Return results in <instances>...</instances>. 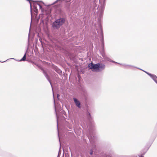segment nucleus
Returning <instances> with one entry per match:
<instances>
[{
    "label": "nucleus",
    "mask_w": 157,
    "mask_h": 157,
    "mask_svg": "<svg viewBox=\"0 0 157 157\" xmlns=\"http://www.w3.org/2000/svg\"><path fill=\"white\" fill-rule=\"evenodd\" d=\"M88 67L89 69H91L93 72H97L104 70L105 68V65L101 63L95 64L91 62L88 64Z\"/></svg>",
    "instance_id": "1"
},
{
    "label": "nucleus",
    "mask_w": 157,
    "mask_h": 157,
    "mask_svg": "<svg viewBox=\"0 0 157 157\" xmlns=\"http://www.w3.org/2000/svg\"><path fill=\"white\" fill-rule=\"evenodd\" d=\"M105 0H100L99 5L98 9V16L99 17L101 18L103 15L104 9L105 5Z\"/></svg>",
    "instance_id": "2"
},
{
    "label": "nucleus",
    "mask_w": 157,
    "mask_h": 157,
    "mask_svg": "<svg viewBox=\"0 0 157 157\" xmlns=\"http://www.w3.org/2000/svg\"><path fill=\"white\" fill-rule=\"evenodd\" d=\"M65 20L63 18H60L56 20L52 23V27L55 29H57L65 22Z\"/></svg>",
    "instance_id": "3"
},
{
    "label": "nucleus",
    "mask_w": 157,
    "mask_h": 157,
    "mask_svg": "<svg viewBox=\"0 0 157 157\" xmlns=\"http://www.w3.org/2000/svg\"><path fill=\"white\" fill-rule=\"evenodd\" d=\"M88 137L90 143L92 144H93L96 139V137L95 136V135L93 134H91L90 132Z\"/></svg>",
    "instance_id": "4"
},
{
    "label": "nucleus",
    "mask_w": 157,
    "mask_h": 157,
    "mask_svg": "<svg viewBox=\"0 0 157 157\" xmlns=\"http://www.w3.org/2000/svg\"><path fill=\"white\" fill-rule=\"evenodd\" d=\"M73 100L76 106L79 108H81V105L80 101L76 98H73Z\"/></svg>",
    "instance_id": "5"
},
{
    "label": "nucleus",
    "mask_w": 157,
    "mask_h": 157,
    "mask_svg": "<svg viewBox=\"0 0 157 157\" xmlns=\"http://www.w3.org/2000/svg\"><path fill=\"white\" fill-rule=\"evenodd\" d=\"M119 64H120L121 65H122L124 67L127 68V69H131L132 68V67H135L137 68V67H135L134 66L130 65H128V64H120L119 63Z\"/></svg>",
    "instance_id": "6"
},
{
    "label": "nucleus",
    "mask_w": 157,
    "mask_h": 157,
    "mask_svg": "<svg viewBox=\"0 0 157 157\" xmlns=\"http://www.w3.org/2000/svg\"><path fill=\"white\" fill-rule=\"evenodd\" d=\"M37 2H38V1H36L33 2V9L37 8V5L39 6L40 9H41L42 8V6H41V5H40L39 3H37Z\"/></svg>",
    "instance_id": "7"
},
{
    "label": "nucleus",
    "mask_w": 157,
    "mask_h": 157,
    "mask_svg": "<svg viewBox=\"0 0 157 157\" xmlns=\"http://www.w3.org/2000/svg\"><path fill=\"white\" fill-rule=\"evenodd\" d=\"M43 72L44 75V76H45V77H46V78L47 79V80L49 81L51 86H52V84L51 83V82L49 79V76L44 71H43Z\"/></svg>",
    "instance_id": "8"
},
{
    "label": "nucleus",
    "mask_w": 157,
    "mask_h": 157,
    "mask_svg": "<svg viewBox=\"0 0 157 157\" xmlns=\"http://www.w3.org/2000/svg\"><path fill=\"white\" fill-rule=\"evenodd\" d=\"M149 75V76H150L151 78L155 81V82H156V81L157 80L156 79L157 78V76L154 75H152L151 74Z\"/></svg>",
    "instance_id": "9"
},
{
    "label": "nucleus",
    "mask_w": 157,
    "mask_h": 157,
    "mask_svg": "<svg viewBox=\"0 0 157 157\" xmlns=\"http://www.w3.org/2000/svg\"><path fill=\"white\" fill-rule=\"evenodd\" d=\"M26 52H25V53L24 54L23 58L21 59L20 60H19V61H25L26 60Z\"/></svg>",
    "instance_id": "10"
},
{
    "label": "nucleus",
    "mask_w": 157,
    "mask_h": 157,
    "mask_svg": "<svg viewBox=\"0 0 157 157\" xmlns=\"http://www.w3.org/2000/svg\"><path fill=\"white\" fill-rule=\"evenodd\" d=\"M137 69H140V70H141V71H144V72H145V73H146V74H147L149 76V74H151L150 73H148V72H147V71H144V70H142V69H141L139 68H138V67H137Z\"/></svg>",
    "instance_id": "11"
},
{
    "label": "nucleus",
    "mask_w": 157,
    "mask_h": 157,
    "mask_svg": "<svg viewBox=\"0 0 157 157\" xmlns=\"http://www.w3.org/2000/svg\"><path fill=\"white\" fill-rule=\"evenodd\" d=\"M108 61H110V62H112L113 63H117L119 64L118 63H117L116 62H115V61H113L111 60V59H108Z\"/></svg>",
    "instance_id": "12"
},
{
    "label": "nucleus",
    "mask_w": 157,
    "mask_h": 157,
    "mask_svg": "<svg viewBox=\"0 0 157 157\" xmlns=\"http://www.w3.org/2000/svg\"><path fill=\"white\" fill-rule=\"evenodd\" d=\"M27 0L28 1H29V3H30V9H31V12L32 5H31V2H30V0ZM31 14H32V13H31Z\"/></svg>",
    "instance_id": "13"
},
{
    "label": "nucleus",
    "mask_w": 157,
    "mask_h": 157,
    "mask_svg": "<svg viewBox=\"0 0 157 157\" xmlns=\"http://www.w3.org/2000/svg\"><path fill=\"white\" fill-rule=\"evenodd\" d=\"M101 34L102 36V39H103V33L102 31V30L101 29Z\"/></svg>",
    "instance_id": "14"
},
{
    "label": "nucleus",
    "mask_w": 157,
    "mask_h": 157,
    "mask_svg": "<svg viewBox=\"0 0 157 157\" xmlns=\"http://www.w3.org/2000/svg\"><path fill=\"white\" fill-rule=\"evenodd\" d=\"M34 11L36 13H37V11H38V10L37 9V8L36 9H34Z\"/></svg>",
    "instance_id": "15"
},
{
    "label": "nucleus",
    "mask_w": 157,
    "mask_h": 157,
    "mask_svg": "<svg viewBox=\"0 0 157 157\" xmlns=\"http://www.w3.org/2000/svg\"><path fill=\"white\" fill-rule=\"evenodd\" d=\"M90 155H92L93 154V151L92 150L90 151Z\"/></svg>",
    "instance_id": "16"
},
{
    "label": "nucleus",
    "mask_w": 157,
    "mask_h": 157,
    "mask_svg": "<svg viewBox=\"0 0 157 157\" xmlns=\"http://www.w3.org/2000/svg\"><path fill=\"white\" fill-rule=\"evenodd\" d=\"M88 114L89 116H88V117L89 119L90 117H91V115H90V113H88Z\"/></svg>",
    "instance_id": "17"
},
{
    "label": "nucleus",
    "mask_w": 157,
    "mask_h": 157,
    "mask_svg": "<svg viewBox=\"0 0 157 157\" xmlns=\"http://www.w3.org/2000/svg\"><path fill=\"white\" fill-rule=\"evenodd\" d=\"M55 110H56V117H57V122H58V116H57V114L56 111V109H55ZM57 123H58V122H57Z\"/></svg>",
    "instance_id": "18"
},
{
    "label": "nucleus",
    "mask_w": 157,
    "mask_h": 157,
    "mask_svg": "<svg viewBox=\"0 0 157 157\" xmlns=\"http://www.w3.org/2000/svg\"><path fill=\"white\" fill-rule=\"evenodd\" d=\"M29 39H28V43L29 44Z\"/></svg>",
    "instance_id": "19"
},
{
    "label": "nucleus",
    "mask_w": 157,
    "mask_h": 157,
    "mask_svg": "<svg viewBox=\"0 0 157 157\" xmlns=\"http://www.w3.org/2000/svg\"><path fill=\"white\" fill-rule=\"evenodd\" d=\"M57 98H58L59 97V94H57Z\"/></svg>",
    "instance_id": "20"
},
{
    "label": "nucleus",
    "mask_w": 157,
    "mask_h": 157,
    "mask_svg": "<svg viewBox=\"0 0 157 157\" xmlns=\"http://www.w3.org/2000/svg\"><path fill=\"white\" fill-rule=\"evenodd\" d=\"M6 62V61H4L2 62V63H4V62Z\"/></svg>",
    "instance_id": "21"
},
{
    "label": "nucleus",
    "mask_w": 157,
    "mask_h": 157,
    "mask_svg": "<svg viewBox=\"0 0 157 157\" xmlns=\"http://www.w3.org/2000/svg\"><path fill=\"white\" fill-rule=\"evenodd\" d=\"M11 59H14V58H11Z\"/></svg>",
    "instance_id": "22"
},
{
    "label": "nucleus",
    "mask_w": 157,
    "mask_h": 157,
    "mask_svg": "<svg viewBox=\"0 0 157 157\" xmlns=\"http://www.w3.org/2000/svg\"><path fill=\"white\" fill-rule=\"evenodd\" d=\"M40 2H43L42 1H40Z\"/></svg>",
    "instance_id": "23"
},
{
    "label": "nucleus",
    "mask_w": 157,
    "mask_h": 157,
    "mask_svg": "<svg viewBox=\"0 0 157 157\" xmlns=\"http://www.w3.org/2000/svg\"><path fill=\"white\" fill-rule=\"evenodd\" d=\"M58 154H59V152ZM59 154H58V156H59Z\"/></svg>",
    "instance_id": "24"
},
{
    "label": "nucleus",
    "mask_w": 157,
    "mask_h": 157,
    "mask_svg": "<svg viewBox=\"0 0 157 157\" xmlns=\"http://www.w3.org/2000/svg\"><path fill=\"white\" fill-rule=\"evenodd\" d=\"M54 101L55 102V99H54Z\"/></svg>",
    "instance_id": "25"
},
{
    "label": "nucleus",
    "mask_w": 157,
    "mask_h": 157,
    "mask_svg": "<svg viewBox=\"0 0 157 157\" xmlns=\"http://www.w3.org/2000/svg\"><path fill=\"white\" fill-rule=\"evenodd\" d=\"M140 157H144L141 156H140Z\"/></svg>",
    "instance_id": "26"
}]
</instances>
